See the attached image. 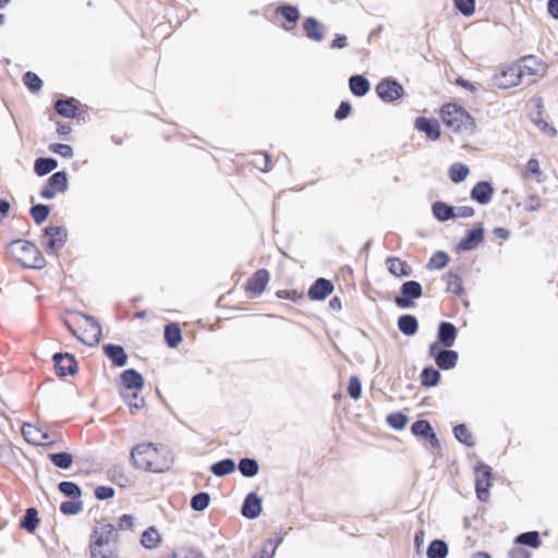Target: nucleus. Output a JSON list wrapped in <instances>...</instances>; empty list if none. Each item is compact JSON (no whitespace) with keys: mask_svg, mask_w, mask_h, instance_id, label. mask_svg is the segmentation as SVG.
Wrapping results in <instances>:
<instances>
[{"mask_svg":"<svg viewBox=\"0 0 558 558\" xmlns=\"http://www.w3.org/2000/svg\"><path fill=\"white\" fill-rule=\"evenodd\" d=\"M398 328L405 336H413L417 332L418 320L414 315L403 314L398 318Z\"/></svg>","mask_w":558,"mask_h":558,"instance_id":"bb28decb","label":"nucleus"},{"mask_svg":"<svg viewBox=\"0 0 558 558\" xmlns=\"http://www.w3.org/2000/svg\"><path fill=\"white\" fill-rule=\"evenodd\" d=\"M423 294L422 284L415 280H409L401 284L400 294L395 298V303L400 308H410Z\"/></svg>","mask_w":558,"mask_h":558,"instance_id":"39448f33","label":"nucleus"},{"mask_svg":"<svg viewBox=\"0 0 558 558\" xmlns=\"http://www.w3.org/2000/svg\"><path fill=\"white\" fill-rule=\"evenodd\" d=\"M52 361L59 377L74 375L77 372V362L72 353L57 352L52 355Z\"/></svg>","mask_w":558,"mask_h":558,"instance_id":"f8f14e48","label":"nucleus"},{"mask_svg":"<svg viewBox=\"0 0 558 558\" xmlns=\"http://www.w3.org/2000/svg\"><path fill=\"white\" fill-rule=\"evenodd\" d=\"M409 418L405 414L401 412H395L387 416V423L397 430H400L405 427Z\"/></svg>","mask_w":558,"mask_h":558,"instance_id":"4d7b16f0","label":"nucleus"},{"mask_svg":"<svg viewBox=\"0 0 558 558\" xmlns=\"http://www.w3.org/2000/svg\"><path fill=\"white\" fill-rule=\"evenodd\" d=\"M163 337L169 348H177L182 341V332L180 326L177 323L167 324L165 326Z\"/></svg>","mask_w":558,"mask_h":558,"instance_id":"a878e982","label":"nucleus"},{"mask_svg":"<svg viewBox=\"0 0 558 558\" xmlns=\"http://www.w3.org/2000/svg\"><path fill=\"white\" fill-rule=\"evenodd\" d=\"M105 355L112 362L113 365L122 367L128 363V354L120 344L107 343L102 345Z\"/></svg>","mask_w":558,"mask_h":558,"instance_id":"4be33fe9","label":"nucleus"},{"mask_svg":"<svg viewBox=\"0 0 558 558\" xmlns=\"http://www.w3.org/2000/svg\"><path fill=\"white\" fill-rule=\"evenodd\" d=\"M432 430L433 427L427 420H417L411 426V433L421 438H425Z\"/></svg>","mask_w":558,"mask_h":558,"instance_id":"603ef678","label":"nucleus"},{"mask_svg":"<svg viewBox=\"0 0 558 558\" xmlns=\"http://www.w3.org/2000/svg\"><path fill=\"white\" fill-rule=\"evenodd\" d=\"M453 435L459 442H461L468 447L474 446L473 437H472L471 433L469 432L465 424L456 425L453 427Z\"/></svg>","mask_w":558,"mask_h":558,"instance_id":"a18cd8bd","label":"nucleus"},{"mask_svg":"<svg viewBox=\"0 0 558 558\" xmlns=\"http://www.w3.org/2000/svg\"><path fill=\"white\" fill-rule=\"evenodd\" d=\"M238 469L244 477H254L258 474L259 464L253 458H242L238 463Z\"/></svg>","mask_w":558,"mask_h":558,"instance_id":"f704fd0d","label":"nucleus"},{"mask_svg":"<svg viewBox=\"0 0 558 558\" xmlns=\"http://www.w3.org/2000/svg\"><path fill=\"white\" fill-rule=\"evenodd\" d=\"M351 109V104L349 101H341L335 112V119L338 121L344 120L349 117Z\"/></svg>","mask_w":558,"mask_h":558,"instance_id":"774afa93","label":"nucleus"},{"mask_svg":"<svg viewBox=\"0 0 558 558\" xmlns=\"http://www.w3.org/2000/svg\"><path fill=\"white\" fill-rule=\"evenodd\" d=\"M440 380V373L433 366H426L421 373V385L426 388L435 387Z\"/></svg>","mask_w":558,"mask_h":558,"instance_id":"c9c22d12","label":"nucleus"},{"mask_svg":"<svg viewBox=\"0 0 558 558\" xmlns=\"http://www.w3.org/2000/svg\"><path fill=\"white\" fill-rule=\"evenodd\" d=\"M84 319L86 320V327L84 329V337H81L76 335V331L71 328V326H68L71 332L84 344L89 347L97 345L102 337V329L100 324L97 322V319L94 316L82 314Z\"/></svg>","mask_w":558,"mask_h":558,"instance_id":"0eeeda50","label":"nucleus"},{"mask_svg":"<svg viewBox=\"0 0 558 558\" xmlns=\"http://www.w3.org/2000/svg\"><path fill=\"white\" fill-rule=\"evenodd\" d=\"M108 478L120 487H125L130 483V478L124 474L121 465H114L108 470Z\"/></svg>","mask_w":558,"mask_h":558,"instance_id":"79ce46f5","label":"nucleus"},{"mask_svg":"<svg viewBox=\"0 0 558 558\" xmlns=\"http://www.w3.org/2000/svg\"><path fill=\"white\" fill-rule=\"evenodd\" d=\"M171 558H205V557L201 553H198L197 550H195L193 548L180 547L172 553Z\"/></svg>","mask_w":558,"mask_h":558,"instance_id":"e2e57ef3","label":"nucleus"},{"mask_svg":"<svg viewBox=\"0 0 558 558\" xmlns=\"http://www.w3.org/2000/svg\"><path fill=\"white\" fill-rule=\"evenodd\" d=\"M417 131L424 133L430 141L439 140L441 135L439 122L434 118L417 117L414 122Z\"/></svg>","mask_w":558,"mask_h":558,"instance_id":"2eb2a0df","label":"nucleus"},{"mask_svg":"<svg viewBox=\"0 0 558 558\" xmlns=\"http://www.w3.org/2000/svg\"><path fill=\"white\" fill-rule=\"evenodd\" d=\"M38 522V511L36 508L31 507L26 509L25 514L20 522V526L23 530L33 533L37 529Z\"/></svg>","mask_w":558,"mask_h":558,"instance_id":"473e14b6","label":"nucleus"},{"mask_svg":"<svg viewBox=\"0 0 558 558\" xmlns=\"http://www.w3.org/2000/svg\"><path fill=\"white\" fill-rule=\"evenodd\" d=\"M386 265L389 272L395 277H409L412 274L411 266L398 257H388Z\"/></svg>","mask_w":558,"mask_h":558,"instance_id":"b1692460","label":"nucleus"},{"mask_svg":"<svg viewBox=\"0 0 558 558\" xmlns=\"http://www.w3.org/2000/svg\"><path fill=\"white\" fill-rule=\"evenodd\" d=\"M277 13L280 14L288 23L294 25L300 19V11L291 4H282L278 7Z\"/></svg>","mask_w":558,"mask_h":558,"instance_id":"c03bdc74","label":"nucleus"},{"mask_svg":"<svg viewBox=\"0 0 558 558\" xmlns=\"http://www.w3.org/2000/svg\"><path fill=\"white\" fill-rule=\"evenodd\" d=\"M121 381L124 392L141 391L144 388L143 376L134 368H128L121 373Z\"/></svg>","mask_w":558,"mask_h":558,"instance_id":"dca6fc26","label":"nucleus"},{"mask_svg":"<svg viewBox=\"0 0 558 558\" xmlns=\"http://www.w3.org/2000/svg\"><path fill=\"white\" fill-rule=\"evenodd\" d=\"M58 167V160L52 157H39L34 162V171L38 177H44Z\"/></svg>","mask_w":558,"mask_h":558,"instance_id":"c756f323","label":"nucleus"},{"mask_svg":"<svg viewBox=\"0 0 558 558\" xmlns=\"http://www.w3.org/2000/svg\"><path fill=\"white\" fill-rule=\"evenodd\" d=\"M450 260L449 255L444 251H437L429 258L426 268L432 269H442L445 268Z\"/></svg>","mask_w":558,"mask_h":558,"instance_id":"37998d69","label":"nucleus"},{"mask_svg":"<svg viewBox=\"0 0 558 558\" xmlns=\"http://www.w3.org/2000/svg\"><path fill=\"white\" fill-rule=\"evenodd\" d=\"M83 507V501L78 498H75L73 500H66L61 502L60 505V511L65 515H74L77 514Z\"/></svg>","mask_w":558,"mask_h":558,"instance_id":"864d4df0","label":"nucleus"},{"mask_svg":"<svg viewBox=\"0 0 558 558\" xmlns=\"http://www.w3.org/2000/svg\"><path fill=\"white\" fill-rule=\"evenodd\" d=\"M458 336L457 327L449 322H441L437 331V343L442 348H450L453 345Z\"/></svg>","mask_w":558,"mask_h":558,"instance_id":"6ab92c4d","label":"nucleus"},{"mask_svg":"<svg viewBox=\"0 0 558 558\" xmlns=\"http://www.w3.org/2000/svg\"><path fill=\"white\" fill-rule=\"evenodd\" d=\"M303 29L305 35L315 41H322L324 39V33L322 32V25L319 22L312 16H308L303 22Z\"/></svg>","mask_w":558,"mask_h":558,"instance_id":"cd10ccee","label":"nucleus"},{"mask_svg":"<svg viewBox=\"0 0 558 558\" xmlns=\"http://www.w3.org/2000/svg\"><path fill=\"white\" fill-rule=\"evenodd\" d=\"M514 542L515 544L532 548H538L542 545L539 534L536 531L521 533L515 537Z\"/></svg>","mask_w":558,"mask_h":558,"instance_id":"4c0bfd02","label":"nucleus"},{"mask_svg":"<svg viewBox=\"0 0 558 558\" xmlns=\"http://www.w3.org/2000/svg\"><path fill=\"white\" fill-rule=\"evenodd\" d=\"M269 281V272L267 269H258L253 274L246 283V290L254 293L260 294L267 287Z\"/></svg>","mask_w":558,"mask_h":558,"instance_id":"412c9836","label":"nucleus"},{"mask_svg":"<svg viewBox=\"0 0 558 558\" xmlns=\"http://www.w3.org/2000/svg\"><path fill=\"white\" fill-rule=\"evenodd\" d=\"M470 169L461 162H454L449 168V178L453 183L463 182L469 175Z\"/></svg>","mask_w":558,"mask_h":558,"instance_id":"ea45409f","label":"nucleus"},{"mask_svg":"<svg viewBox=\"0 0 558 558\" xmlns=\"http://www.w3.org/2000/svg\"><path fill=\"white\" fill-rule=\"evenodd\" d=\"M444 280L446 281V284H447V288H446L447 292L452 293L458 296H461L464 294L462 279L458 274L450 271L444 276Z\"/></svg>","mask_w":558,"mask_h":558,"instance_id":"7c9ffc66","label":"nucleus"},{"mask_svg":"<svg viewBox=\"0 0 558 558\" xmlns=\"http://www.w3.org/2000/svg\"><path fill=\"white\" fill-rule=\"evenodd\" d=\"M29 214L36 225H41L50 214V206L45 204L33 205L29 209Z\"/></svg>","mask_w":558,"mask_h":558,"instance_id":"49530a36","label":"nucleus"},{"mask_svg":"<svg viewBox=\"0 0 558 558\" xmlns=\"http://www.w3.org/2000/svg\"><path fill=\"white\" fill-rule=\"evenodd\" d=\"M58 489L66 497H71L73 499L75 498H80L81 495H82V489L81 487L74 483V482H70V481H63V482H60L58 484Z\"/></svg>","mask_w":558,"mask_h":558,"instance_id":"de8ad7c7","label":"nucleus"},{"mask_svg":"<svg viewBox=\"0 0 558 558\" xmlns=\"http://www.w3.org/2000/svg\"><path fill=\"white\" fill-rule=\"evenodd\" d=\"M48 459L54 466L62 470H68L73 464V456L65 451L49 453Z\"/></svg>","mask_w":558,"mask_h":558,"instance_id":"e433bc0d","label":"nucleus"},{"mask_svg":"<svg viewBox=\"0 0 558 558\" xmlns=\"http://www.w3.org/2000/svg\"><path fill=\"white\" fill-rule=\"evenodd\" d=\"M209 502H210V495L206 492H201V493L195 494L191 498L190 505L194 511H203L209 506Z\"/></svg>","mask_w":558,"mask_h":558,"instance_id":"3c124183","label":"nucleus"},{"mask_svg":"<svg viewBox=\"0 0 558 558\" xmlns=\"http://www.w3.org/2000/svg\"><path fill=\"white\" fill-rule=\"evenodd\" d=\"M160 542V535L154 526H149L142 534L141 544L148 549L155 548Z\"/></svg>","mask_w":558,"mask_h":558,"instance_id":"a19ab883","label":"nucleus"},{"mask_svg":"<svg viewBox=\"0 0 558 558\" xmlns=\"http://www.w3.org/2000/svg\"><path fill=\"white\" fill-rule=\"evenodd\" d=\"M121 397L128 403L132 413H133V410H140L144 407V399L138 397L137 391H133V392L121 391Z\"/></svg>","mask_w":558,"mask_h":558,"instance_id":"5fc2aeb1","label":"nucleus"},{"mask_svg":"<svg viewBox=\"0 0 558 558\" xmlns=\"http://www.w3.org/2000/svg\"><path fill=\"white\" fill-rule=\"evenodd\" d=\"M159 450L153 442L138 444L131 450L130 461L136 469L161 473L170 469L172 459H158Z\"/></svg>","mask_w":558,"mask_h":558,"instance_id":"f257e3e1","label":"nucleus"},{"mask_svg":"<svg viewBox=\"0 0 558 558\" xmlns=\"http://www.w3.org/2000/svg\"><path fill=\"white\" fill-rule=\"evenodd\" d=\"M485 232L482 223H476L459 242L457 250L461 252L472 251L484 241Z\"/></svg>","mask_w":558,"mask_h":558,"instance_id":"ddd939ff","label":"nucleus"},{"mask_svg":"<svg viewBox=\"0 0 558 558\" xmlns=\"http://www.w3.org/2000/svg\"><path fill=\"white\" fill-rule=\"evenodd\" d=\"M378 97L385 102H393L404 95L403 86L392 77H386L376 85Z\"/></svg>","mask_w":558,"mask_h":558,"instance_id":"1a4fd4ad","label":"nucleus"},{"mask_svg":"<svg viewBox=\"0 0 558 558\" xmlns=\"http://www.w3.org/2000/svg\"><path fill=\"white\" fill-rule=\"evenodd\" d=\"M522 70V75L526 70L529 74L536 75L539 70H542V65L537 63L536 59L533 56H529L522 59V65L517 66Z\"/></svg>","mask_w":558,"mask_h":558,"instance_id":"6e6d98bb","label":"nucleus"},{"mask_svg":"<svg viewBox=\"0 0 558 558\" xmlns=\"http://www.w3.org/2000/svg\"><path fill=\"white\" fill-rule=\"evenodd\" d=\"M442 122L453 132L474 134L476 123L474 118L457 104H446L440 109Z\"/></svg>","mask_w":558,"mask_h":558,"instance_id":"7ed1b4c3","label":"nucleus"},{"mask_svg":"<svg viewBox=\"0 0 558 558\" xmlns=\"http://www.w3.org/2000/svg\"><path fill=\"white\" fill-rule=\"evenodd\" d=\"M493 195L494 187L488 181L477 182L470 192L471 198L477 202L480 205L488 204L492 201Z\"/></svg>","mask_w":558,"mask_h":558,"instance_id":"aec40b11","label":"nucleus"},{"mask_svg":"<svg viewBox=\"0 0 558 558\" xmlns=\"http://www.w3.org/2000/svg\"><path fill=\"white\" fill-rule=\"evenodd\" d=\"M118 537L119 535L113 524H101L94 529L90 535L89 547H111V544L116 545Z\"/></svg>","mask_w":558,"mask_h":558,"instance_id":"6e6552de","label":"nucleus"},{"mask_svg":"<svg viewBox=\"0 0 558 558\" xmlns=\"http://www.w3.org/2000/svg\"><path fill=\"white\" fill-rule=\"evenodd\" d=\"M348 393L354 400H357L361 397L362 383L357 376H352L350 378L349 386H348Z\"/></svg>","mask_w":558,"mask_h":558,"instance_id":"680f3d73","label":"nucleus"},{"mask_svg":"<svg viewBox=\"0 0 558 558\" xmlns=\"http://www.w3.org/2000/svg\"><path fill=\"white\" fill-rule=\"evenodd\" d=\"M90 549V558H117V548L111 547H89Z\"/></svg>","mask_w":558,"mask_h":558,"instance_id":"13d9d810","label":"nucleus"},{"mask_svg":"<svg viewBox=\"0 0 558 558\" xmlns=\"http://www.w3.org/2000/svg\"><path fill=\"white\" fill-rule=\"evenodd\" d=\"M457 10L464 16H470L475 11V0H453Z\"/></svg>","mask_w":558,"mask_h":558,"instance_id":"052dcab7","label":"nucleus"},{"mask_svg":"<svg viewBox=\"0 0 558 558\" xmlns=\"http://www.w3.org/2000/svg\"><path fill=\"white\" fill-rule=\"evenodd\" d=\"M94 494L98 500H107L114 496V489L111 486H98Z\"/></svg>","mask_w":558,"mask_h":558,"instance_id":"338daca9","label":"nucleus"},{"mask_svg":"<svg viewBox=\"0 0 558 558\" xmlns=\"http://www.w3.org/2000/svg\"><path fill=\"white\" fill-rule=\"evenodd\" d=\"M44 236L47 238V241L44 243L46 252L48 254H56L65 245L68 231L62 226H49L44 229Z\"/></svg>","mask_w":558,"mask_h":558,"instance_id":"423d86ee","label":"nucleus"},{"mask_svg":"<svg viewBox=\"0 0 558 558\" xmlns=\"http://www.w3.org/2000/svg\"><path fill=\"white\" fill-rule=\"evenodd\" d=\"M426 555L428 558H446L448 555V545L442 539H434L428 545Z\"/></svg>","mask_w":558,"mask_h":558,"instance_id":"58836bf2","label":"nucleus"},{"mask_svg":"<svg viewBox=\"0 0 558 558\" xmlns=\"http://www.w3.org/2000/svg\"><path fill=\"white\" fill-rule=\"evenodd\" d=\"M256 168L262 171H268L270 169V156L267 153H258L253 160Z\"/></svg>","mask_w":558,"mask_h":558,"instance_id":"69168bd1","label":"nucleus"},{"mask_svg":"<svg viewBox=\"0 0 558 558\" xmlns=\"http://www.w3.org/2000/svg\"><path fill=\"white\" fill-rule=\"evenodd\" d=\"M349 88L354 96L363 97L369 92L371 85L364 75L355 74L349 78Z\"/></svg>","mask_w":558,"mask_h":558,"instance_id":"393cba45","label":"nucleus"},{"mask_svg":"<svg viewBox=\"0 0 558 558\" xmlns=\"http://www.w3.org/2000/svg\"><path fill=\"white\" fill-rule=\"evenodd\" d=\"M432 211L435 218L441 222L454 218V207L442 201H437L432 205Z\"/></svg>","mask_w":558,"mask_h":558,"instance_id":"c85d7f7f","label":"nucleus"},{"mask_svg":"<svg viewBox=\"0 0 558 558\" xmlns=\"http://www.w3.org/2000/svg\"><path fill=\"white\" fill-rule=\"evenodd\" d=\"M521 76L522 70L517 66H511L494 76V85L498 88L507 89L518 85Z\"/></svg>","mask_w":558,"mask_h":558,"instance_id":"4468645a","label":"nucleus"},{"mask_svg":"<svg viewBox=\"0 0 558 558\" xmlns=\"http://www.w3.org/2000/svg\"><path fill=\"white\" fill-rule=\"evenodd\" d=\"M8 254L25 268L41 269L46 265L39 248L26 240H14L7 245Z\"/></svg>","mask_w":558,"mask_h":558,"instance_id":"f03ea898","label":"nucleus"},{"mask_svg":"<svg viewBox=\"0 0 558 558\" xmlns=\"http://www.w3.org/2000/svg\"><path fill=\"white\" fill-rule=\"evenodd\" d=\"M68 190V173L65 171H57L52 173L47 183L40 191V196L45 199H52L57 192L64 193Z\"/></svg>","mask_w":558,"mask_h":558,"instance_id":"9b49d317","label":"nucleus"},{"mask_svg":"<svg viewBox=\"0 0 558 558\" xmlns=\"http://www.w3.org/2000/svg\"><path fill=\"white\" fill-rule=\"evenodd\" d=\"M262 512V498L254 492L248 493L241 507V514L250 520L256 519Z\"/></svg>","mask_w":558,"mask_h":558,"instance_id":"f3484780","label":"nucleus"},{"mask_svg":"<svg viewBox=\"0 0 558 558\" xmlns=\"http://www.w3.org/2000/svg\"><path fill=\"white\" fill-rule=\"evenodd\" d=\"M428 354L434 359L436 365L442 371H449L456 367L459 354L454 350L441 348L437 342L429 344Z\"/></svg>","mask_w":558,"mask_h":558,"instance_id":"20e7f679","label":"nucleus"},{"mask_svg":"<svg viewBox=\"0 0 558 558\" xmlns=\"http://www.w3.org/2000/svg\"><path fill=\"white\" fill-rule=\"evenodd\" d=\"M49 150L54 153V154H58V155H60V156H62L64 158L73 157V149L68 144H62V143L51 144L49 146Z\"/></svg>","mask_w":558,"mask_h":558,"instance_id":"0e129e2a","label":"nucleus"},{"mask_svg":"<svg viewBox=\"0 0 558 558\" xmlns=\"http://www.w3.org/2000/svg\"><path fill=\"white\" fill-rule=\"evenodd\" d=\"M23 83L32 93H37L43 87V80L34 72L27 71L23 75Z\"/></svg>","mask_w":558,"mask_h":558,"instance_id":"8fccbe9b","label":"nucleus"},{"mask_svg":"<svg viewBox=\"0 0 558 558\" xmlns=\"http://www.w3.org/2000/svg\"><path fill=\"white\" fill-rule=\"evenodd\" d=\"M532 121L538 126L539 130L545 132L550 137L556 136L557 132L556 129L550 126L543 118L542 112L537 111L533 117Z\"/></svg>","mask_w":558,"mask_h":558,"instance_id":"bf43d9fd","label":"nucleus"},{"mask_svg":"<svg viewBox=\"0 0 558 558\" xmlns=\"http://www.w3.org/2000/svg\"><path fill=\"white\" fill-rule=\"evenodd\" d=\"M474 472L476 496L481 501H486L489 497L492 468L485 463H480L475 466Z\"/></svg>","mask_w":558,"mask_h":558,"instance_id":"9d476101","label":"nucleus"},{"mask_svg":"<svg viewBox=\"0 0 558 558\" xmlns=\"http://www.w3.org/2000/svg\"><path fill=\"white\" fill-rule=\"evenodd\" d=\"M281 542L282 538L280 537L266 539L263 543L262 548L258 551H256L252 556V558H272L277 547L280 545Z\"/></svg>","mask_w":558,"mask_h":558,"instance_id":"72a5a7b5","label":"nucleus"},{"mask_svg":"<svg viewBox=\"0 0 558 558\" xmlns=\"http://www.w3.org/2000/svg\"><path fill=\"white\" fill-rule=\"evenodd\" d=\"M41 429L32 424H24L22 427V434L24 439L33 445H40V434Z\"/></svg>","mask_w":558,"mask_h":558,"instance_id":"09e8293b","label":"nucleus"},{"mask_svg":"<svg viewBox=\"0 0 558 558\" xmlns=\"http://www.w3.org/2000/svg\"><path fill=\"white\" fill-rule=\"evenodd\" d=\"M235 462L231 458L222 459L210 466V471L214 475L222 477L231 474L235 470Z\"/></svg>","mask_w":558,"mask_h":558,"instance_id":"2f4dec72","label":"nucleus"},{"mask_svg":"<svg viewBox=\"0 0 558 558\" xmlns=\"http://www.w3.org/2000/svg\"><path fill=\"white\" fill-rule=\"evenodd\" d=\"M54 110L61 117L75 118L77 113L76 99L72 97L57 99Z\"/></svg>","mask_w":558,"mask_h":558,"instance_id":"5701e85b","label":"nucleus"},{"mask_svg":"<svg viewBox=\"0 0 558 558\" xmlns=\"http://www.w3.org/2000/svg\"><path fill=\"white\" fill-rule=\"evenodd\" d=\"M333 288L330 280L318 278L310 287L307 295L313 301H322L332 293Z\"/></svg>","mask_w":558,"mask_h":558,"instance_id":"a211bd4d","label":"nucleus"}]
</instances>
